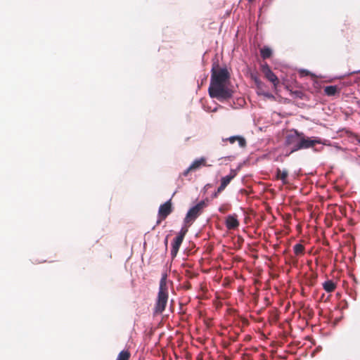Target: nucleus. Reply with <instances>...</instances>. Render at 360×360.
<instances>
[{
  "label": "nucleus",
  "instance_id": "nucleus-1",
  "mask_svg": "<svg viewBox=\"0 0 360 360\" xmlns=\"http://www.w3.org/2000/svg\"><path fill=\"white\" fill-rule=\"evenodd\" d=\"M229 78L230 75L226 68H221L218 65H213L208 89L210 96L221 102L231 98L233 91L227 86Z\"/></svg>",
  "mask_w": 360,
  "mask_h": 360
},
{
  "label": "nucleus",
  "instance_id": "nucleus-2",
  "mask_svg": "<svg viewBox=\"0 0 360 360\" xmlns=\"http://www.w3.org/2000/svg\"><path fill=\"white\" fill-rule=\"evenodd\" d=\"M167 274L163 273L160 281L159 290L153 307V315H159L165 310L169 299L168 286L167 283Z\"/></svg>",
  "mask_w": 360,
  "mask_h": 360
},
{
  "label": "nucleus",
  "instance_id": "nucleus-3",
  "mask_svg": "<svg viewBox=\"0 0 360 360\" xmlns=\"http://www.w3.org/2000/svg\"><path fill=\"white\" fill-rule=\"evenodd\" d=\"M295 136L291 135L288 137V142L295 141L297 138H300V141L294 146L292 152H295L303 148H309L314 147L317 143H321V140L318 138H305L303 133H300L295 130Z\"/></svg>",
  "mask_w": 360,
  "mask_h": 360
},
{
  "label": "nucleus",
  "instance_id": "nucleus-4",
  "mask_svg": "<svg viewBox=\"0 0 360 360\" xmlns=\"http://www.w3.org/2000/svg\"><path fill=\"white\" fill-rule=\"evenodd\" d=\"M207 206L204 200L200 201L196 205L191 207L187 212L186 216L185 217V223H192L198 217H199L204 208Z\"/></svg>",
  "mask_w": 360,
  "mask_h": 360
},
{
  "label": "nucleus",
  "instance_id": "nucleus-5",
  "mask_svg": "<svg viewBox=\"0 0 360 360\" xmlns=\"http://www.w3.org/2000/svg\"><path fill=\"white\" fill-rule=\"evenodd\" d=\"M186 232L187 229H182L178 236L174 239L171 250V255L172 257H176L177 255Z\"/></svg>",
  "mask_w": 360,
  "mask_h": 360
},
{
  "label": "nucleus",
  "instance_id": "nucleus-6",
  "mask_svg": "<svg viewBox=\"0 0 360 360\" xmlns=\"http://www.w3.org/2000/svg\"><path fill=\"white\" fill-rule=\"evenodd\" d=\"M172 212V205L171 202V200L165 202L164 204L161 205L159 207L158 210V216L160 217V220L158 221L157 224H160L161 220L165 219L167 216H169Z\"/></svg>",
  "mask_w": 360,
  "mask_h": 360
},
{
  "label": "nucleus",
  "instance_id": "nucleus-7",
  "mask_svg": "<svg viewBox=\"0 0 360 360\" xmlns=\"http://www.w3.org/2000/svg\"><path fill=\"white\" fill-rule=\"evenodd\" d=\"M210 165H207L206 158L204 157H202L199 159L195 160L192 164L189 166L188 168H187L184 172L182 173V175L184 176H186L188 173L191 171H195L198 169H200L201 167H210Z\"/></svg>",
  "mask_w": 360,
  "mask_h": 360
},
{
  "label": "nucleus",
  "instance_id": "nucleus-8",
  "mask_svg": "<svg viewBox=\"0 0 360 360\" xmlns=\"http://www.w3.org/2000/svg\"><path fill=\"white\" fill-rule=\"evenodd\" d=\"M262 72L264 73L265 77L274 84V86L276 87L279 83L278 79L276 75L271 71L268 65H265L262 66Z\"/></svg>",
  "mask_w": 360,
  "mask_h": 360
},
{
  "label": "nucleus",
  "instance_id": "nucleus-9",
  "mask_svg": "<svg viewBox=\"0 0 360 360\" xmlns=\"http://www.w3.org/2000/svg\"><path fill=\"white\" fill-rule=\"evenodd\" d=\"M226 227L229 230H233L239 226V221L236 214L227 216L225 221Z\"/></svg>",
  "mask_w": 360,
  "mask_h": 360
},
{
  "label": "nucleus",
  "instance_id": "nucleus-10",
  "mask_svg": "<svg viewBox=\"0 0 360 360\" xmlns=\"http://www.w3.org/2000/svg\"><path fill=\"white\" fill-rule=\"evenodd\" d=\"M341 88L336 85L327 86L323 89L324 94L328 96H333L340 93Z\"/></svg>",
  "mask_w": 360,
  "mask_h": 360
},
{
  "label": "nucleus",
  "instance_id": "nucleus-11",
  "mask_svg": "<svg viewBox=\"0 0 360 360\" xmlns=\"http://www.w3.org/2000/svg\"><path fill=\"white\" fill-rule=\"evenodd\" d=\"M223 141H229L230 143H234L236 141L238 142V144L240 147L243 148L246 146L245 139L240 136H233L229 138L223 139Z\"/></svg>",
  "mask_w": 360,
  "mask_h": 360
},
{
  "label": "nucleus",
  "instance_id": "nucleus-12",
  "mask_svg": "<svg viewBox=\"0 0 360 360\" xmlns=\"http://www.w3.org/2000/svg\"><path fill=\"white\" fill-rule=\"evenodd\" d=\"M288 176V172L287 169L281 170L279 168L276 169V179L282 181L283 184H287V178Z\"/></svg>",
  "mask_w": 360,
  "mask_h": 360
},
{
  "label": "nucleus",
  "instance_id": "nucleus-13",
  "mask_svg": "<svg viewBox=\"0 0 360 360\" xmlns=\"http://www.w3.org/2000/svg\"><path fill=\"white\" fill-rule=\"evenodd\" d=\"M323 288L327 292H332L336 289L337 284L332 280H327L323 283Z\"/></svg>",
  "mask_w": 360,
  "mask_h": 360
},
{
  "label": "nucleus",
  "instance_id": "nucleus-14",
  "mask_svg": "<svg viewBox=\"0 0 360 360\" xmlns=\"http://www.w3.org/2000/svg\"><path fill=\"white\" fill-rule=\"evenodd\" d=\"M236 176V173L234 171L231 170L230 174L224 176L221 179V184L226 187L228 184L231 182V181Z\"/></svg>",
  "mask_w": 360,
  "mask_h": 360
},
{
  "label": "nucleus",
  "instance_id": "nucleus-15",
  "mask_svg": "<svg viewBox=\"0 0 360 360\" xmlns=\"http://www.w3.org/2000/svg\"><path fill=\"white\" fill-rule=\"evenodd\" d=\"M131 356V353L129 350L125 349L121 351L117 357V360H129Z\"/></svg>",
  "mask_w": 360,
  "mask_h": 360
},
{
  "label": "nucleus",
  "instance_id": "nucleus-16",
  "mask_svg": "<svg viewBox=\"0 0 360 360\" xmlns=\"http://www.w3.org/2000/svg\"><path fill=\"white\" fill-rule=\"evenodd\" d=\"M260 54L263 59L269 58L272 55V51L269 47H264L260 50Z\"/></svg>",
  "mask_w": 360,
  "mask_h": 360
},
{
  "label": "nucleus",
  "instance_id": "nucleus-17",
  "mask_svg": "<svg viewBox=\"0 0 360 360\" xmlns=\"http://www.w3.org/2000/svg\"><path fill=\"white\" fill-rule=\"evenodd\" d=\"M293 250L297 256L303 255L304 254V246L300 243L294 245Z\"/></svg>",
  "mask_w": 360,
  "mask_h": 360
},
{
  "label": "nucleus",
  "instance_id": "nucleus-18",
  "mask_svg": "<svg viewBox=\"0 0 360 360\" xmlns=\"http://www.w3.org/2000/svg\"><path fill=\"white\" fill-rule=\"evenodd\" d=\"M255 83L257 84V89H258V94H262V95H264L266 97H270L271 95L269 94V93H265L263 89H262V86H264V84L258 80L257 79H255Z\"/></svg>",
  "mask_w": 360,
  "mask_h": 360
},
{
  "label": "nucleus",
  "instance_id": "nucleus-19",
  "mask_svg": "<svg viewBox=\"0 0 360 360\" xmlns=\"http://www.w3.org/2000/svg\"><path fill=\"white\" fill-rule=\"evenodd\" d=\"M290 94L291 96H292L294 98H297L302 99L304 96V94L302 91H299V90H296V91L290 90Z\"/></svg>",
  "mask_w": 360,
  "mask_h": 360
},
{
  "label": "nucleus",
  "instance_id": "nucleus-20",
  "mask_svg": "<svg viewBox=\"0 0 360 360\" xmlns=\"http://www.w3.org/2000/svg\"><path fill=\"white\" fill-rule=\"evenodd\" d=\"M226 188V187L224 186H223L221 184H220V186H219V188H217V193H221L222 192L224 189Z\"/></svg>",
  "mask_w": 360,
  "mask_h": 360
},
{
  "label": "nucleus",
  "instance_id": "nucleus-21",
  "mask_svg": "<svg viewBox=\"0 0 360 360\" xmlns=\"http://www.w3.org/2000/svg\"><path fill=\"white\" fill-rule=\"evenodd\" d=\"M219 212L221 213H224L226 212V208L224 207H220L219 209Z\"/></svg>",
  "mask_w": 360,
  "mask_h": 360
},
{
  "label": "nucleus",
  "instance_id": "nucleus-22",
  "mask_svg": "<svg viewBox=\"0 0 360 360\" xmlns=\"http://www.w3.org/2000/svg\"><path fill=\"white\" fill-rule=\"evenodd\" d=\"M219 193H217V191H215V192L213 193V195H212V198H217V196H218V195H219Z\"/></svg>",
  "mask_w": 360,
  "mask_h": 360
},
{
  "label": "nucleus",
  "instance_id": "nucleus-23",
  "mask_svg": "<svg viewBox=\"0 0 360 360\" xmlns=\"http://www.w3.org/2000/svg\"><path fill=\"white\" fill-rule=\"evenodd\" d=\"M302 72H304L306 75L309 74V72L307 71H303Z\"/></svg>",
  "mask_w": 360,
  "mask_h": 360
},
{
  "label": "nucleus",
  "instance_id": "nucleus-24",
  "mask_svg": "<svg viewBox=\"0 0 360 360\" xmlns=\"http://www.w3.org/2000/svg\"><path fill=\"white\" fill-rule=\"evenodd\" d=\"M165 243L166 245L167 244V238H166Z\"/></svg>",
  "mask_w": 360,
  "mask_h": 360
},
{
  "label": "nucleus",
  "instance_id": "nucleus-25",
  "mask_svg": "<svg viewBox=\"0 0 360 360\" xmlns=\"http://www.w3.org/2000/svg\"><path fill=\"white\" fill-rule=\"evenodd\" d=\"M354 281L355 283H357L356 279L355 278H354Z\"/></svg>",
  "mask_w": 360,
  "mask_h": 360
},
{
  "label": "nucleus",
  "instance_id": "nucleus-26",
  "mask_svg": "<svg viewBox=\"0 0 360 360\" xmlns=\"http://www.w3.org/2000/svg\"><path fill=\"white\" fill-rule=\"evenodd\" d=\"M249 1H252V0H248Z\"/></svg>",
  "mask_w": 360,
  "mask_h": 360
},
{
  "label": "nucleus",
  "instance_id": "nucleus-27",
  "mask_svg": "<svg viewBox=\"0 0 360 360\" xmlns=\"http://www.w3.org/2000/svg\"><path fill=\"white\" fill-rule=\"evenodd\" d=\"M359 141L360 142V139L359 140Z\"/></svg>",
  "mask_w": 360,
  "mask_h": 360
}]
</instances>
